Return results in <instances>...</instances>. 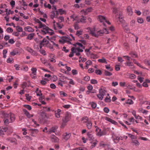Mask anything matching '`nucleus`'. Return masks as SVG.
Returning <instances> with one entry per match:
<instances>
[{
    "mask_svg": "<svg viewBox=\"0 0 150 150\" xmlns=\"http://www.w3.org/2000/svg\"><path fill=\"white\" fill-rule=\"evenodd\" d=\"M83 31L82 30H77L76 34L78 36H79L80 35H81L82 34Z\"/></svg>",
    "mask_w": 150,
    "mask_h": 150,
    "instance_id": "a19ab883",
    "label": "nucleus"
},
{
    "mask_svg": "<svg viewBox=\"0 0 150 150\" xmlns=\"http://www.w3.org/2000/svg\"><path fill=\"white\" fill-rule=\"evenodd\" d=\"M47 42V40L45 38H44L43 40L40 43V49L42 48V45H44L45 44H46Z\"/></svg>",
    "mask_w": 150,
    "mask_h": 150,
    "instance_id": "c85d7f7f",
    "label": "nucleus"
},
{
    "mask_svg": "<svg viewBox=\"0 0 150 150\" xmlns=\"http://www.w3.org/2000/svg\"><path fill=\"white\" fill-rule=\"evenodd\" d=\"M16 30L18 33L23 32V29L21 27L19 26H16Z\"/></svg>",
    "mask_w": 150,
    "mask_h": 150,
    "instance_id": "4c0bfd02",
    "label": "nucleus"
},
{
    "mask_svg": "<svg viewBox=\"0 0 150 150\" xmlns=\"http://www.w3.org/2000/svg\"><path fill=\"white\" fill-rule=\"evenodd\" d=\"M81 120H84V123H86L87 122H88L89 121V119H88V117L86 116L84 117H83L82 118Z\"/></svg>",
    "mask_w": 150,
    "mask_h": 150,
    "instance_id": "49530a36",
    "label": "nucleus"
},
{
    "mask_svg": "<svg viewBox=\"0 0 150 150\" xmlns=\"http://www.w3.org/2000/svg\"><path fill=\"white\" fill-rule=\"evenodd\" d=\"M126 103L127 104H133L134 102L131 99H128V100H127L126 101Z\"/></svg>",
    "mask_w": 150,
    "mask_h": 150,
    "instance_id": "de8ad7c7",
    "label": "nucleus"
},
{
    "mask_svg": "<svg viewBox=\"0 0 150 150\" xmlns=\"http://www.w3.org/2000/svg\"><path fill=\"white\" fill-rule=\"evenodd\" d=\"M30 130L32 132V133H37L38 132V130L36 129H30Z\"/></svg>",
    "mask_w": 150,
    "mask_h": 150,
    "instance_id": "864d4df0",
    "label": "nucleus"
},
{
    "mask_svg": "<svg viewBox=\"0 0 150 150\" xmlns=\"http://www.w3.org/2000/svg\"><path fill=\"white\" fill-rule=\"evenodd\" d=\"M107 134L106 131L105 129H104L102 131L101 129H98V131L97 133V134L99 136H101L105 135Z\"/></svg>",
    "mask_w": 150,
    "mask_h": 150,
    "instance_id": "1a4fd4ad",
    "label": "nucleus"
},
{
    "mask_svg": "<svg viewBox=\"0 0 150 150\" xmlns=\"http://www.w3.org/2000/svg\"><path fill=\"white\" fill-rule=\"evenodd\" d=\"M98 62L100 63H104L105 64H107L108 62L106 61V59L104 57H103L101 59H99L98 60Z\"/></svg>",
    "mask_w": 150,
    "mask_h": 150,
    "instance_id": "2f4dec72",
    "label": "nucleus"
},
{
    "mask_svg": "<svg viewBox=\"0 0 150 150\" xmlns=\"http://www.w3.org/2000/svg\"><path fill=\"white\" fill-rule=\"evenodd\" d=\"M69 40H71L72 39L68 37H62V38L59 40V42L62 43L63 44Z\"/></svg>",
    "mask_w": 150,
    "mask_h": 150,
    "instance_id": "6e6552de",
    "label": "nucleus"
},
{
    "mask_svg": "<svg viewBox=\"0 0 150 150\" xmlns=\"http://www.w3.org/2000/svg\"><path fill=\"white\" fill-rule=\"evenodd\" d=\"M89 104L91 105V107L93 108H95L97 106L96 103L94 102L90 103Z\"/></svg>",
    "mask_w": 150,
    "mask_h": 150,
    "instance_id": "79ce46f5",
    "label": "nucleus"
},
{
    "mask_svg": "<svg viewBox=\"0 0 150 150\" xmlns=\"http://www.w3.org/2000/svg\"><path fill=\"white\" fill-rule=\"evenodd\" d=\"M26 50L33 55L36 56L37 55V53L30 47H27L26 48Z\"/></svg>",
    "mask_w": 150,
    "mask_h": 150,
    "instance_id": "9d476101",
    "label": "nucleus"
},
{
    "mask_svg": "<svg viewBox=\"0 0 150 150\" xmlns=\"http://www.w3.org/2000/svg\"><path fill=\"white\" fill-rule=\"evenodd\" d=\"M58 127L57 126L52 127L51 128L49 131L50 133H51L52 132H55L56 131V129Z\"/></svg>",
    "mask_w": 150,
    "mask_h": 150,
    "instance_id": "473e14b6",
    "label": "nucleus"
},
{
    "mask_svg": "<svg viewBox=\"0 0 150 150\" xmlns=\"http://www.w3.org/2000/svg\"><path fill=\"white\" fill-rule=\"evenodd\" d=\"M81 18L80 19V21L82 23L85 22L86 20V17L83 16H81Z\"/></svg>",
    "mask_w": 150,
    "mask_h": 150,
    "instance_id": "a18cd8bd",
    "label": "nucleus"
},
{
    "mask_svg": "<svg viewBox=\"0 0 150 150\" xmlns=\"http://www.w3.org/2000/svg\"><path fill=\"white\" fill-rule=\"evenodd\" d=\"M40 115L43 118H44L47 117L46 114L45 113V112L43 111L41 112Z\"/></svg>",
    "mask_w": 150,
    "mask_h": 150,
    "instance_id": "603ef678",
    "label": "nucleus"
},
{
    "mask_svg": "<svg viewBox=\"0 0 150 150\" xmlns=\"http://www.w3.org/2000/svg\"><path fill=\"white\" fill-rule=\"evenodd\" d=\"M98 19L100 22L103 23V25L105 26H106V24L108 25L110 24V22L105 17L101 15L98 16Z\"/></svg>",
    "mask_w": 150,
    "mask_h": 150,
    "instance_id": "7ed1b4c3",
    "label": "nucleus"
},
{
    "mask_svg": "<svg viewBox=\"0 0 150 150\" xmlns=\"http://www.w3.org/2000/svg\"><path fill=\"white\" fill-rule=\"evenodd\" d=\"M126 65L128 66L131 68H132L133 67V63L130 62H127L125 63Z\"/></svg>",
    "mask_w": 150,
    "mask_h": 150,
    "instance_id": "f704fd0d",
    "label": "nucleus"
},
{
    "mask_svg": "<svg viewBox=\"0 0 150 150\" xmlns=\"http://www.w3.org/2000/svg\"><path fill=\"white\" fill-rule=\"evenodd\" d=\"M137 21L138 23L140 24H142L144 22V21L143 18L140 17L138 18H137Z\"/></svg>",
    "mask_w": 150,
    "mask_h": 150,
    "instance_id": "c03bdc74",
    "label": "nucleus"
},
{
    "mask_svg": "<svg viewBox=\"0 0 150 150\" xmlns=\"http://www.w3.org/2000/svg\"><path fill=\"white\" fill-rule=\"evenodd\" d=\"M24 30L25 31H27L29 32H33L34 31V30L31 27L27 26L24 28Z\"/></svg>",
    "mask_w": 150,
    "mask_h": 150,
    "instance_id": "6ab92c4d",
    "label": "nucleus"
},
{
    "mask_svg": "<svg viewBox=\"0 0 150 150\" xmlns=\"http://www.w3.org/2000/svg\"><path fill=\"white\" fill-rule=\"evenodd\" d=\"M6 31L8 33H12L13 30L10 27L6 29Z\"/></svg>",
    "mask_w": 150,
    "mask_h": 150,
    "instance_id": "e2e57ef3",
    "label": "nucleus"
},
{
    "mask_svg": "<svg viewBox=\"0 0 150 150\" xmlns=\"http://www.w3.org/2000/svg\"><path fill=\"white\" fill-rule=\"evenodd\" d=\"M36 69L35 68H33L31 69L32 73L34 75H35L36 74Z\"/></svg>",
    "mask_w": 150,
    "mask_h": 150,
    "instance_id": "bf43d9fd",
    "label": "nucleus"
},
{
    "mask_svg": "<svg viewBox=\"0 0 150 150\" xmlns=\"http://www.w3.org/2000/svg\"><path fill=\"white\" fill-rule=\"evenodd\" d=\"M133 145H134L136 146H138L139 144V143L137 140H135L132 142Z\"/></svg>",
    "mask_w": 150,
    "mask_h": 150,
    "instance_id": "6e6d98bb",
    "label": "nucleus"
},
{
    "mask_svg": "<svg viewBox=\"0 0 150 150\" xmlns=\"http://www.w3.org/2000/svg\"><path fill=\"white\" fill-rule=\"evenodd\" d=\"M105 67L106 69H108L110 71L112 70V68L111 67L110 65H106L105 66Z\"/></svg>",
    "mask_w": 150,
    "mask_h": 150,
    "instance_id": "0e129e2a",
    "label": "nucleus"
},
{
    "mask_svg": "<svg viewBox=\"0 0 150 150\" xmlns=\"http://www.w3.org/2000/svg\"><path fill=\"white\" fill-rule=\"evenodd\" d=\"M120 140H122V137H116L115 138H114L113 139L114 142L115 143H118Z\"/></svg>",
    "mask_w": 150,
    "mask_h": 150,
    "instance_id": "bb28decb",
    "label": "nucleus"
},
{
    "mask_svg": "<svg viewBox=\"0 0 150 150\" xmlns=\"http://www.w3.org/2000/svg\"><path fill=\"white\" fill-rule=\"evenodd\" d=\"M10 4L12 7H13L15 4V1L13 0H12L10 2Z\"/></svg>",
    "mask_w": 150,
    "mask_h": 150,
    "instance_id": "338daca9",
    "label": "nucleus"
},
{
    "mask_svg": "<svg viewBox=\"0 0 150 150\" xmlns=\"http://www.w3.org/2000/svg\"><path fill=\"white\" fill-rule=\"evenodd\" d=\"M71 114L68 112H66L64 117L62 119V121L64 122H68L71 118Z\"/></svg>",
    "mask_w": 150,
    "mask_h": 150,
    "instance_id": "0eeeda50",
    "label": "nucleus"
},
{
    "mask_svg": "<svg viewBox=\"0 0 150 150\" xmlns=\"http://www.w3.org/2000/svg\"><path fill=\"white\" fill-rule=\"evenodd\" d=\"M45 76L50 78V79L53 81H56L57 79V76Z\"/></svg>",
    "mask_w": 150,
    "mask_h": 150,
    "instance_id": "dca6fc26",
    "label": "nucleus"
},
{
    "mask_svg": "<svg viewBox=\"0 0 150 150\" xmlns=\"http://www.w3.org/2000/svg\"><path fill=\"white\" fill-rule=\"evenodd\" d=\"M86 126L88 129H90L92 127V124L91 121H89L86 122Z\"/></svg>",
    "mask_w": 150,
    "mask_h": 150,
    "instance_id": "c9c22d12",
    "label": "nucleus"
},
{
    "mask_svg": "<svg viewBox=\"0 0 150 150\" xmlns=\"http://www.w3.org/2000/svg\"><path fill=\"white\" fill-rule=\"evenodd\" d=\"M55 12L56 13L57 15L60 14V15L66 13V11L65 10H63L62 9H58V11H56Z\"/></svg>",
    "mask_w": 150,
    "mask_h": 150,
    "instance_id": "4468645a",
    "label": "nucleus"
},
{
    "mask_svg": "<svg viewBox=\"0 0 150 150\" xmlns=\"http://www.w3.org/2000/svg\"><path fill=\"white\" fill-rule=\"evenodd\" d=\"M76 52H75V53H76V56H79L80 55V53L79 52H83V50L82 49H81L80 48L77 47V48H76Z\"/></svg>",
    "mask_w": 150,
    "mask_h": 150,
    "instance_id": "aec40b11",
    "label": "nucleus"
},
{
    "mask_svg": "<svg viewBox=\"0 0 150 150\" xmlns=\"http://www.w3.org/2000/svg\"><path fill=\"white\" fill-rule=\"evenodd\" d=\"M18 51H13L11 52L10 53V54L12 56H14L17 54H18Z\"/></svg>",
    "mask_w": 150,
    "mask_h": 150,
    "instance_id": "69168bd1",
    "label": "nucleus"
},
{
    "mask_svg": "<svg viewBox=\"0 0 150 150\" xmlns=\"http://www.w3.org/2000/svg\"><path fill=\"white\" fill-rule=\"evenodd\" d=\"M136 23V21L134 20H132L130 22V26L133 27L135 26Z\"/></svg>",
    "mask_w": 150,
    "mask_h": 150,
    "instance_id": "ea45409f",
    "label": "nucleus"
},
{
    "mask_svg": "<svg viewBox=\"0 0 150 150\" xmlns=\"http://www.w3.org/2000/svg\"><path fill=\"white\" fill-rule=\"evenodd\" d=\"M23 106L28 109L29 110H30L32 109L31 106L29 105H23Z\"/></svg>",
    "mask_w": 150,
    "mask_h": 150,
    "instance_id": "4d7b16f0",
    "label": "nucleus"
},
{
    "mask_svg": "<svg viewBox=\"0 0 150 150\" xmlns=\"http://www.w3.org/2000/svg\"><path fill=\"white\" fill-rule=\"evenodd\" d=\"M76 49L75 48L72 47L71 49V52H70V54L69 55V57H71L74 56V54L75 53V52H76Z\"/></svg>",
    "mask_w": 150,
    "mask_h": 150,
    "instance_id": "4be33fe9",
    "label": "nucleus"
},
{
    "mask_svg": "<svg viewBox=\"0 0 150 150\" xmlns=\"http://www.w3.org/2000/svg\"><path fill=\"white\" fill-rule=\"evenodd\" d=\"M71 134L70 133H66V134L64 135V139H65L66 140H68L70 137Z\"/></svg>",
    "mask_w": 150,
    "mask_h": 150,
    "instance_id": "72a5a7b5",
    "label": "nucleus"
},
{
    "mask_svg": "<svg viewBox=\"0 0 150 150\" xmlns=\"http://www.w3.org/2000/svg\"><path fill=\"white\" fill-rule=\"evenodd\" d=\"M50 59L49 60L51 62H56L55 59L54 58L55 57V55L53 54H51L50 55Z\"/></svg>",
    "mask_w": 150,
    "mask_h": 150,
    "instance_id": "412c9836",
    "label": "nucleus"
},
{
    "mask_svg": "<svg viewBox=\"0 0 150 150\" xmlns=\"http://www.w3.org/2000/svg\"><path fill=\"white\" fill-rule=\"evenodd\" d=\"M124 20L122 23H122V26L123 28L125 30V31L127 32H129V28L127 27V23L124 22Z\"/></svg>",
    "mask_w": 150,
    "mask_h": 150,
    "instance_id": "ddd939ff",
    "label": "nucleus"
},
{
    "mask_svg": "<svg viewBox=\"0 0 150 150\" xmlns=\"http://www.w3.org/2000/svg\"><path fill=\"white\" fill-rule=\"evenodd\" d=\"M105 120L114 125H116L117 124V122L108 117H106Z\"/></svg>",
    "mask_w": 150,
    "mask_h": 150,
    "instance_id": "b1692460",
    "label": "nucleus"
},
{
    "mask_svg": "<svg viewBox=\"0 0 150 150\" xmlns=\"http://www.w3.org/2000/svg\"><path fill=\"white\" fill-rule=\"evenodd\" d=\"M92 10V9L91 7H89L86 9L85 10H83L81 11V12H84V14L86 15L88 13L91 12Z\"/></svg>",
    "mask_w": 150,
    "mask_h": 150,
    "instance_id": "2eb2a0df",
    "label": "nucleus"
},
{
    "mask_svg": "<svg viewBox=\"0 0 150 150\" xmlns=\"http://www.w3.org/2000/svg\"><path fill=\"white\" fill-rule=\"evenodd\" d=\"M133 62L135 64H137V66L139 67H140L143 69H145V67H143L142 65L140 64L138 62L136 61L135 59H133Z\"/></svg>",
    "mask_w": 150,
    "mask_h": 150,
    "instance_id": "58836bf2",
    "label": "nucleus"
},
{
    "mask_svg": "<svg viewBox=\"0 0 150 150\" xmlns=\"http://www.w3.org/2000/svg\"><path fill=\"white\" fill-rule=\"evenodd\" d=\"M8 119L9 118H8V117H6L5 114L4 115V117L3 120L5 125H7L8 124L9 122H10V121L9 122Z\"/></svg>",
    "mask_w": 150,
    "mask_h": 150,
    "instance_id": "c756f323",
    "label": "nucleus"
},
{
    "mask_svg": "<svg viewBox=\"0 0 150 150\" xmlns=\"http://www.w3.org/2000/svg\"><path fill=\"white\" fill-rule=\"evenodd\" d=\"M44 6L45 7L48 8L50 9L51 8V5L49 4H47L46 3H45L44 4Z\"/></svg>",
    "mask_w": 150,
    "mask_h": 150,
    "instance_id": "13d9d810",
    "label": "nucleus"
},
{
    "mask_svg": "<svg viewBox=\"0 0 150 150\" xmlns=\"http://www.w3.org/2000/svg\"><path fill=\"white\" fill-rule=\"evenodd\" d=\"M21 16L23 17V18L25 19H27L28 18V16H25L24 14L22 13H19Z\"/></svg>",
    "mask_w": 150,
    "mask_h": 150,
    "instance_id": "680f3d73",
    "label": "nucleus"
},
{
    "mask_svg": "<svg viewBox=\"0 0 150 150\" xmlns=\"http://www.w3.org/2000/svg\"><path fill=\"white\" fill-rule=\"evenodd\" d=\"M56 24L57 25L56 27L57 28V30H57L58 28L59 29H61L63 26V25L60 24L59 23H56Z\"/></svg>",
    "mask_w": 150,
    "mask_h": 150,
    "instance_id": "09e8293b",
    "label": "nucleus"
},
{
    "mask_svg": "<svg viewBox=\"0 0 150 150\" xmlns=\"http://www.w3.org/2000/svg\"><path fill=\"white\" fill-rule=\"evenodd\" d=\"M127 12L128 14L130 16H132L133 14V12L132 11L131 7L128 6L127 8Z\"/></svg>",
    "mask_w": 150,
    "mask_h": 150,
    "instance_id": "a878e982",
    "label": "nucleus"
},
{
    "mask_svg": "<svg viewBox=\"0 0 150 150\" xmlns=\"http://www.w3.org/2000/svg\"><path fill=\"white\" fill-rule=\"evenodd\" d=\"M112 12L116 14L115 17L117 21L120 23H122L123 19L122 12L119 11L117 8L115 7L113 8Z\"/></svg>",
    "mask_w": 150,
    "mask_h": 150,
    "instance_id": "f03ea898",
    "label": "nucleus"
},
{
    "mask_svg": "<svg viewBox=\"0 0 150 150\" xmlns=\"http://www.w3.org/2000/svg\"><path fill=\"white\" fill-rule=\"evenodd\" d=\"M108 31L106 28H103L102 30L98 31L97 32V37L99 35H102L103 34H108Z\"/></svg>",
    "mask_w": 150,
    "mask_h": 150,
    "instance_id": "423d86ee",
    "label": "nucleus"
},
{
    "mask_svg": "<svg viewBox=\"0 0 150 150\" xmlns=\"http://www.w3.org/2000/svg\"><path fill=\"white\" fill-rule=\"evenodd\" d=\"M23 111L24 112V114L28 118H30L31 117V115L29 112L27 111L25 109H23Z\"/></svg>",
    "mask_w": 150,
    "mask_h": 150,
    "instance_id": "cd10ccee",
    "label": "nucleus"
},
{
    "mask_svg": "<svg viewBox=\"0 0 150 150\" xmlns=\"http://www.w3.org/2000/svg\"><path fill=\"white\" fill-rule=\"evenodd\" d=\"M51 140L52 142H57L59 141V139L55 135H52L51 136Z\"/></svg>",
    "mask_w": 150,
    "mask_h": 150,
    "instance_id": "a211bd4d",
    "label": "nucleus"
},
{
    "mask_svg": "<svg viewBox=\"0 0 150 150\" xmlns=\"http://www.w3.org/2000/svg\"><path fill=\"white\" fill-rule=\"evenodd\" d=\"M38 28H41L40 30V33L41 34L43 35H45L46 34L49 35H50V37L47 36L46 37L56 47H58V45L55 44L54 42V41L56 40V37L55 36H51L52 35H53L54 33L53 30L50 28L45 24H42L40 21L38 22Z\"/></svg>",
    "mask_w": 150,
    "mask_h": 150,
    "instance_id": "f257e3e1",
    "label": "nucleus"
},
{
    "mask_svg": "<svg viewBox=\"0 0 150 150\" xmlns=\"http://www.w3.org/2000/svg\"><path fill=\"white\" fill-rule=\"evenodd\" d=\"M87 29L90 32V34H91L92 35L96 37H97V31H96V29L95 28H87Z\"/></svg>",
    "mask_w": 150,
    "mask_h": 150,
    "instance_id": "39448f33",
    "label": "nucleus"
},
{
    "mask_svg": "<svg viewBox=\"0 0 150 150\" xmlns=\"http://www.w3.org/2000/svg\"><path fill=\"white\" fill-rule=\"evenodd\" d=\"M130 55L133 57H137V54L135 52H132L129 53Z\"/></svg>",
    "mask_w": 150,
    "mask_h": 150,
    "instance_id": "5fc2aeb1",
    "label": "nucleus"
},
{
    "mask_svg": "<svg viewBox=\"0 0 150 150\" xmlns=\"http://www.w3.org/2000/svg\"><path fill=\"white\" fill-rule=\"evenodd\" d=\"M87 136L88 137V139L90 140H92L94 139V137L93 135L89 132L87 133Z\"/></svg>",
    "mask_w": 150,
    "mask_h": 150,
    "instance_id": "7c9ffc66",
    "label": "nucleus"
},
{
    "mask_svg": "<svg viewBox=\"0 0 150 150\" xmlns=\"http://www.w3.org/2000/svg\"><path fill=\"white\" fill-rule=\"evenodd\" d=\"M74 46L76 47V48L78 47L80 48V47H81L82 49H84L85 48L84 46H83L82 44L79 42L76 43L74 45Z\"/></svg>",
    "mask_w": 150,
    "mask_h": 150,
    "instance_id": "393cba45",
    "label": "nucleus"
},
{
    "mask_svg": "<svg viewBox=\"0 0 150 150\" xmlns=\"http://www.w3.org/2000/svg\"><path fill=\"white\" fill-rule=\"evenodd\" d=\"M57 18L59 22H61L64 21V18L63 16H60L59 17L57 16Z\"/></svg>",
    "mask_w": 150,
    "mask_h": 150,
    "instance_id": "37998d69",
    "label": "nucleus"
},
{
    "mask_svg": "<svg viewBox=\"0 0 150 150\" xmlns=\"http://www.w3.org/2000/svg\"><path fill=\"white\" fill-rule=\"evenodd\" d=\"M70 18L72 19L73 21H76L79 22V16L76 14H73L70 16Z\"/></svg>",
    "mask_w": 150,
    "mask_h": 150,
    "instance_id": "f8f14e48",
    "label": "nucleus"
},
{
    "mask_svg": "<svg viewBox=\"0 0 150 150\" xmlns=\"http://www.w3.org/2000/svg\"><path fill=\"white\" fill-rule=\"evenodd\" d=\"M106 91L105 88H101L99 89V93L97 95V96L99 99L101 100H103V96L105 95Z\"/></svg>",
    "mask_w": 150,
    "mask_h": 150,
    "instance_id": "20e7f679",
    "label": "nucleus"
},
{
    "mask_svg": "<svg viewBox=\"0 0 150 150\" xmlns=\"http://www.w3.org/2000/svg\"><path fill=\"white\" fill-rule=\"evenodd\" d=\"M90 79V78L89 76H86L83 78V80L86 81H88Z\"/></svg>",
    "mask_w": 150,
    "mask_h": 150,
    "instance_id": "774afa93",
    "label": "nucleus"
},
{
    "mask_svg": "<svg viewBox=\"0 0 150 150\" xmlns=\"http://www.w3.org/2000/svg\"><path fill=\"white\" fill-rule=\"evenodd\" d=\"M6 140L8 141H9L11 143H13L16 144H17L16 139L15 138H9L7 139Z\"/></svg>",
    "mask_w": 150,
    "mask_h": 150,
    "instance_id": "f3484780",
    "label": "nucleus"
},
{
    "mask_svg": "<svg viewBox=\"0 0 150 150\" xmlns=\"http://www.w3.org/2000/svg\"><path fill=\"white\" fill-rule=\"evenodd\" d=\"M28 68L26 66L23 67L21 68V69L24 71H26L28 70Z\"/></svg>",
    "mask_w": 150,
    "mask_h": 150,
    "instance_id": "3c124183",
    "label": "nucleus"
},
{
    "mask_svg": "<svg viewBox=\"0 0 150 150\" xmlns=\"http://www.w3.org/2000/svg\"><path fill=\"white\" fill-rule=\"evenodd\" d=\"M5 116L6 117H8V118H9L10 122H12L14 121L15 120V118L13 114H11L10 115H9L8 114H5Z\"/></svg>",
    "mask_w": 150,
    "mask_h": 150,
    "instance_id": "9b49d317",
    "label": "nucleus"
},
{
    "mask_svg": "<svg viewBox=\"0 0 150 150\" xmlns=\"http://www.w3.org/2000/svg\"><path fill=\"white\" fill-rule=\"evenodd\" d=\"M58 16V15H57L56 14V13L55 11H53L51 12L50 16L51 18L53 19L54 18H57Z\"/></svg>",
    "mask_w": 150,
    "mask_h": 150,
    "instance_id": "5701e85b",
    "label": "nucleus"
},
{
    "mask_svg": "<svg viewBox=\"0 0 150 150\" xmlns=\"http://www.w3.org/2000/svg\"><path fill=\"white\" fill-rule=\"evenodd\" d=\"M25 96L26 98V99L27 100L29 101L30 100L32 97L31 96H29V94H26Z\"/></svg>",
    "mask_w": 150,
    "mask_h": 150,
    "instance_id": "052dcab7",
    "label": "nucleus"
},
{
    "mask_svg": "<svg viewBox=\"0 0 150 150\" xmlns=\"http://www.w3.org/2000/svg\"><path fill=\"white\" fill-rule=\"evenodd\" d=\"M35 34L34 33H32L29 34L27 37V39L31 40L33 39L34 36Z\"/></svg>",
    "mask_w": 150,
    "mask_h": 150,
    "instance_id": "e433bc0d",
    "label": "nucleus"
},
{
    "mask_svg": "<svg viewBox=\"0 0 150 150\" xmlns=\"http://www.w3.org/2000/svg\"><path fill=\"white\" fill-rule=\"evenodd\" d=\"M74 29L76 30H78L80 28V27L77 23H75L74 25Z\"/></svg>",
    "mask_w": 150,
    "mask_h": 150,
    "instance_id": "8fccbe9b",
    "label": "nucleus"
}]
</instances>
